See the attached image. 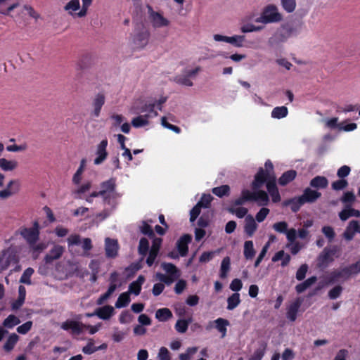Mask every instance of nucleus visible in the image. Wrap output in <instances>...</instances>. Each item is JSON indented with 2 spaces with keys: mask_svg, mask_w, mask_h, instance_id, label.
Wrapping results in <instances>:
<instances>
[{
  "mask_svg": "<svg viewBox=\"0 0 360 360\" xmlns=\"http://www.w3.org/2000/svg\"><path fill=\"white\" fill-rule=\"evenodd\" d=\"M105 250L108 257H115L117 255L118 244L115 239L106 238L105 240Z\"/></svg>",
  "mask_w": 360,
  "mask_h": 360,
  "instance_id": "obj_22",
  "label": "nucleus"
},
{
  "mask_svg": "<svg viewBox=\"0 0 360 360\" xmlns=\"http://www.w3.org/2000/svg\"><path fill=\"white\" fill-rule=\"evenodd\" d=\"M148 117L147 115H140L134 118L131 121L133 127L136 128L142 127L148 124Z\"/></svg>",
  "mask_w": 360,
  "mask_h": 360,
  "instance_id": "obj_51",
  "label": "nucleus"
},
{
  "mask_svg": "<svg viewBox=\"0 0 360 360\" xmlns=\"http://www.w3.org/2000/svg\"><path fill=\"white\" fill-rule=\"evenodd\" d=\"M328 185V179L322 176H317L310 181V186L315 188H325Z\"/></svg>",
  "mask_w": 360,
  "mask_h": 360,
  "instance_id": "obj_33",
  "label": "nucleus"
},
{
  "mask_svg": "<svg viewBox=\"0 0 360 360\" xmlns=\"http://www.w3.org/2000/svg\"><path fill=\"white\" fill-rule=\"evenodd\" d=\"M326 124L329 128H338L340 130H344L345 131H351L354 130L356 128V124L355 123H349L341 122L338 123L337 118H333L326 121Z\"/></svg>",
  "mask_w": 360,
  "mask_h": 360,
  "instance_id": "obj_19",
  "label": "nucleus"
},
{
  "mask_svg": "<svg viewBox=\"0 0 360 360\" xmlns=\"http://www.w3.org/2000/svg\"><path fill=\"white\" fill-rule=\"evenodd\" d=\"M245 37L244 35H234L233 37H229L228 43L233 45L236 47L243 46Z\"/></svg>",
  "mask_w": 360,
  "mask_h": 360,
  "instance_id": "obj_52",
  "label": "nucleus"
},
{
  "mask_svg": "<svg viewBox=\"0 0 360 360\" xmlns=\"http://www.w3.org/2000/svg\"><path fill=\"white\" fill-rule=\"evenodd\" d=\"M114 308L110 305H105L96 309V314L103 320L109 319L114 314Z\"/></svg>",
  "mask_w": 360,
  "mask_h": 360,
  "instance_id": "obj_30",
  "label": "nucleus"
},
{
  "mask_svg": "<svg viewBox=\"0 0 360 360\" xmlns=\"http://www.w3.org/2000/svg\"><path fill=\"white\" fill-rule=\"evenodd\" d=\"M118 285L117 283H110V286L105 293L102 295L97 300L98 304H102L106 300H108L112 293L115 291V290L117 288Z\"/></svg>",
  "mask_w": 360,
  "mask_h": 360,
  "instance_id": "obj_39",
  "label": "nucleus"
},
{
  "mask_svg": "<svg viewBox=\"0 0 360 360\" xmlns=\"http://www.w3.org/2000/svg\"><path fill=\"white\" fill-rule=\"evenodd\" d=\"M20 191V183L18 180L11 179L7 184L6 188L0 190V198L7 199L18 193Z\"/></svg>",
  "mask_w": 360,
  "mask_h": 360,
  "instance_id": "obj_15",
  "label": "nucleus"
},
{
  "mask_svg": "<svg viewBox=\"0 0 360 360\" xmlns=\"http://www.w3.org/2000/svg\"><path fill=\"white\" fill-rule=\"evenodd\" d=\"M297 172L295 170H288L284 172L278 179V184L281 186H285L292 181L296 176Z\"/></svg>",
  "mask_w": 360,
  "mask_h": 360,
  "instance_id": "obj_35",
  "label": "nucleus"
},
{
  "mask_svg": "<svg viewBox=\"0 0 360 360\" xmlns=\"http://www.w3.org/2000/svg\"><path fill=\"white\" fill-rule=\"evenodd\" d=\"M281 1L282 7L288 13H292L295 11L296 7L295 0H281Z\"/></svg>",
  "mask_w": 360,
  "mask_h": 360,
  "instance_id": "obj_56",
  "label": "nucleus"
},
{
  "mask_svg": "<svg viewBox=\"0 0 360 360\" xmlns=\"http://www.w3.org/2000/svg\"><path fill=\"white\" fill-rule=\"evenodd\" d=\"M115 187V179H110L103 181L101 184V189L99 191L93 192L86 198V202L92 203L94 198L101 197L105 205L103 211L99 214V216L102 217V219L108 217L115 209L117 204V200L122 195L120 193L117 192Z\"/></svg>",
  "mask_w": 360,
  "mask_h": 360,
  "instance_id": "obj_1",
  "label": "nucleus"
},
{
  "mask_svg": "<svg viewBox=\"0 0 360 360\" xmlns=\"http://www.w3.org/2000/svg\"><path fill=\"white\" fill-rule=\"evenodd\" d=\"M230 258L229 257H226L223 259L221 264L219 274V276L221 278H226L228 273L230 270Z\"/></svg>",
  "mask_w": 360,
  "mask_h": 360,
  "instance_id": "obj_47",
  "label": "nucleus"
},
{
  "mask_svg": "<svg viewBox=\"0 0 360 360\" xmlns=\"http://www.w3.org/2000/svg\"><path fill=\"white\" fill-rule=\"evenodd\" d=\"M148 19L155 28H160L167 27L169 25V21L163 17V15L159 13L153 11V8L150 5H147Z\"/></svg>",
  "mask_w": 360,
  "mask_h": 360,
  "instance_id": "obj_12",
  "label": "nucleus"
},
{
  "mask_svg": "<svg viewBox=\"0 0 360 360\" xmlns=\"http://www.w3.org/2000/svg\"><path fill=\"white\" fill-rule=\"evenodd\" d=\"M294 29L290 26H282L268 39L269 46L274 47L285 41L293 33Z\"/></svg>",
  "mask_w": 360,
  "mask_h": 360,
  "instance_id": "obj_8",
  "label": "nucleus"
},
{
  "mask_svg": "<svg viewBox=\"0 0 360 360\" xmlns=\"http://www.w3.org/2000/svg\"><path fill=\"white\" fill-rule=\"evenodd\" d=\"M283 20V15L279 12L278 7L274 4L265 6L260 16L255 19L256 22L269 24L279 22Z\"/></svg>",
  "mask_w": 360,
  "mask_h": 360,
  "instance_id": "obj_5",
  "label": "nucleus"
},
{
  "mask_svg": "<svg viewBox=\"0 0 360 360\" xmlns=\"http://www.w3.org/2000/svg\"><path fill=\"white\" fill-rule=\"evenodd\" d=\"M149 248V242L148 240L145 238H142L140 240L139 245V254L142 255L143 256H146L148 253Z\"/></svg>",
  "mask_w": 360,
  "mask_h": 360,
  "instance_id": "obj_60",
  "label": "nucleus"
},
{
  "mask_svg": "<svg viewBox=\"0 0 360 360\" xmlns=\"http://www.w3.org/2000/svg\"><path fill=\"white\" fill-rule=\"evenodd\" d=\"M321 193L309 188L304 189L303 194L300 195L301 200L304 201V203L313 202L316 201L320 196Z\"/></svg>",
  "mask_w": 360,
  "mask_h": 360,
  "instance_id": "obj_25",
  "label": "nucleus"
},
{
  "mask_svg": "<svg viewBox=\"0 0 360 360\" xmlns=\"http://www.w3.org/2000/svg\"><path fill=\"white\" fill-rule=\"evenodd\" d=\"M191 240V236L188 234L184 235L177 241L176 246L181 256L184 257L188 252V244Z\"/></svg>",
  "mask_w": 360,
  "mask_h": 360,
  "instance_id": "obj_26",
  "label": "nucleus"
},
{
  "mask_svg": "<svg viewBox=\"0 0 360 360\" xmlns=\"http://www.w3.org/2000/svg\"><path fill=\"white\" fill-rule=\"evenodd\" d=\"M227 309H234L240 303V294L238 292L233 293L227 299Z\"/></svg>",
  "mask_w": 360,
  "mask_h": 360,
  "instance_id": "obj_45",
  "label": "nucleus"
},
{
  "mask_svg": "<svg viewBox=\"0 0 360 360\" xmlns=\"http://www.w3.org/2000/svg\"><path fill=\"white\" fill-rule=\"evenodd\" d=\"M172 316L171 311L167 308L159 309L156 311L155 318L160 321H165Z\"/></svg>",
  "mask_w": 360,
  "mask_h": 360,
  "instance_id": "obj_43",
  "label": "nucleus"
},
{
  "mask_svg": "<svg viewBox=\"0 0 360 360\" xmlns=\"http://www.w3.org/2000/svg\"><path fill=\"white\" fill-rule=\"evenodd\" d=\"M316 281V276H311L309 278H307L304 282L298 284L296 287V291L298 293H301L306 290L307 288H309L311 285H313Z\"/></svg>",
  "mask_w": 360,
  "mask_h": 360,
  "instance_id": "obj_38",
  "label": "nucleus"
},
{
  "mask_svg": "<svg viewBox=\"0 0 360 360\" xmlns=\"http://www.w3.org/2000/svg\"><path fill=\"white\" fill-rule=\"evenodd\" d=\"M64 252V248L56 245L52 249L49 251V252L46 255L45 260L46 262H51L55 259H57L60 257Z\"/></svg>",
  "mask_w": 360,
  "mask_h": 360,
  "instance_id": "obj_29",
  "label": "nucleus"
},
{
  "mask_svg": "<svg viewBox=\"0 0 360 360\" xmlns=\"http://www.w3.org/2000/svg\"><path fill=\"white\" fill-rule=\"evenodd\" d=\"M359 223L358 221L352 220L349 221L345 232L343 233V237L345 240L349 241L353 239L355 233H359Z\"/></svg>",
  "mask_w": 360,
  "mask_h": 360,
  "instance_id": "obj_24",
  "label": "nucleus"
},
{
  "mask_svg": "<svg viewBox=\"0 0 360 360\" xmlns=\"http://www.w3.org/2000/svg\"><path fill=\"white\" fill-rule=\"evenodd\" d=\"M290 256L288 253H285L283 250H280L274 255L272 261L275 262L281 260V266H285L290 262Z\"/></svg>",
  "mask_w": 360,
  "mask_h": 360,
  "instance_id": "obj_34",
  "label": "nucleus"
},
{
  "mask_svg": "<svg viewBox=\"0 0 360 360\" xmlns=\"http://www.w3.org/2000/svg\"><path fill=\"white\" fill-rule=\"evenodd\" d=\"M130 302L131 299L129 292H124L120 295L115 304V307L117 309L123 308L127 307Z\"/></svg>",
  "mask_w": 360,
  "mask_h": 360,
  "instance_id": "obj_36",
  "label": "nucleus"
},
{
  "mask_svg": "<svg viewBox=\"0 0 360 360\" xmlns=\"http://www.w3.org/2000/svg\"><path fill=\"white\" fill-rule=\"evenodd\" d=\"M20 323V319L15 315H9L3 322V326L7 328H13Z\"/></svg>",
  "mask_w": 360,
  "mask_h": 360,
  "instance_id": "obj_49",
  "label": "nucleus"
},
{
  "mask_svg": "<svg viewBox=\"0 0 360 360\" xmlns=\"http://www.w3.org/2000/svg\"><path fill=\"white\" fill-rule=\"evenodd\" d=\"M105 103V96L103 94H98L96 95L93 100V106L95 112H99L101 110V107Z\"/></svg>",
  "mask_w": 360,
  "mask_h": 360,
  "instance_id": "obj_48",
  "label": "nucleus"
},
{
  "mask_svg": "<svg viewBox=\"0 0 360 360\" xmlns=\"http://www.w3.org/2000/svg\"><path fill=\"white\" fill-rule=\"evenodd\" d=\"M339 217L341 220L346 221L350 217H359L360 212L352 208L350 206H346V207L339 213Z\"/></svg>",
  "mask_w": 360,
  "mask_h": 360,
  "instance_id": "obj_31",
  "label": "nucleus"
},
{
  "mask_svg": "<svg viewBox=\"0 0 360 360\" xmlns=\"http://www.w3.org/2000/svg\"><path fill=\"white\" fill-rule=\"evenodd\" d=\"M266 189L274 202H278L281 200V195L276 184V176L268 181Z\"/></svg>",
  "mask_w": 360,
  "mask_h": 360,
  "instance_id": "obj_23",
  "label": "nucleus"
},
{
  "mask_svg": "<svg viewBox=\"0 0 360 360\" xmlns=\"http://www.w3.org/2000/svg\"><path fill=\"white\" fill-rule=\"evenodd\" d=\"M230 191V187L227 185H223L219 187H215L212 189V193L218 196V197H223L224 195H229Z\"/></svg>",
  "mask_w": 360,
  "mask_h": 360,
  "instance_id": "obj_55",
  "label": "nucleus"
},
{
  "mask_svg": "<svg viewBox=\"0 0 360 360\" xmlns=\"http://www.w3.org/2000/svg\"><path fill=\"white\" fill-rule=\"evenodd\" d=\"M285 205H290L291 210L293 212H297L299 210L300 207L304 204V201L301 200L300 196L294 198L290 200L288 202L285 203Z\"/></svg>",
  "mask_w": 360,
  "mask_h": 360,
  "instance_id": "obj_54",
  "label": "nucleus"
},
{
  "mask_svg": "<svg viewBox=\"0 0 360 360\" xmlns=\"http://www.w3.org/2000/svg\"><path fill=\"white\" fill-rule=\"evenodd\" d=\"M302 300L297 298L292 301L287 307L286 317L290 321H295L297 319V313L302 305Z\"/></svg>",
  "mask_w": 360,
  "mask_h": 360,
  "instance_id": "obj_16",
  "label": "nucleus"
},
{
  "mask_svg": "<svg viewBox=\"0 0 360 360\" xmlns=\"http://www.w3.org/2000/svg\"><path fill=\"white\" fill-rule=\"evenodd\" d=\"M255 255L253 243L251 240L244 243V256L247 259H252Z\"/></svg>",
  "mask_w": 360,
  "mask_h": 360,
  "instance_id": "obj_44",
  "label": "nucleus"
},
{
  "mask_svg": "<svg viewBox=\"0 0 360 360\" xmlns=\"http://www.w3.org/2000/svg\"><path fill=\"white\" fill-rule=\"evenodd\" d=\"M93 63V58L91 55L84 54L80 56L76 63V71L77 72V77H81L82 75H85L86 79L90 80L89 73L88 69Z\"/></svg>",
  "mask_w": 360,
  "mask_h": 360,
  "instance_id": "obj_10",
  "label": "nucleus"
},
{
  "mask_svg": "<svg viewBox=\"0 0 360 360\" xmlns=\"http://www.w3.org/2000/svg\"><path fill=\"white\" fill-rule=\"evenodd\" d=\"M288 225L285 221H279L274 224L273 229L279 233H285L288 231Z\"/></svg>",
  "mask_w": 360,
  "mask_h": 360,
  "instance_id": "obj_61",
  "label": "nucleus"
},
{
  "mask_svg": "<svg viewBox=\"0 0 360 360\" xmlns=\"http://www.w3.org/2000/svg\"><path fill=\"white\" fill-rule=\"evenodd\" d=\"M161 266L167 274L157 273L156 278L160 281L169 285L180 276L179 271L173 264L164 262Z\"/></svg>",
  "mask_w": 360,
  "mask_h": 360,
  "instance_id": "obj_7",
  "label": "nucleus"
},
{
  "mask_svg": "<svg viewBox=\"0 0 360 360\" xmlns=\"http://www.w3.org/2000/svg\"><path fill=\"white\" fill-rule=\"evenodd\" d=\"M158 358L159 360H171L170 353L167 348L165 347H160L158 354Z\"/></svg>",
  "mask_w": 360,
  "mask_h": 360,
  "instance_id": "obj_64",
  "label": "nucleus"
},
{
  "mask_svg": "<svg viewBox=\"0 0 360 360\" xmlns=\"http://www.w3.org/2000/svg\"><path fill=\"white\" fill-rule=\"evenodd\" d=\"M18 163L14 160L0 158V168L5 172H11L17 168Z\"/></svg>",
  "mask_w": 360,
  "mask_h": 360,
  "instance_id": "obj_32",
  "label": "nucleus"
},
{
  "mask_svg": "<svg viewBox=\"0 0 360 360\" xmlns=\"http://www.w3.org/2000/svg\"><path fill=\"white\" fill-rule=\"evenodd\" d=\"M360 273V262H356L341 270H337L332 272L330 275L328 281L330 283L338 281L340 278H344L347 279L351 275Z\"/></svg>",
  "mask_w": 360,
  "mask_h": 360,
  "instance_id": "obj_9",
  "label": "nucleus"
},
{
  "mask_svg": "<svg viewBox=\"0 0 360 360\" xmlns=\"http://www.w3.org/2000/svg\"><path fill=\"white\" fill-rule=\"evenodd\" d=\"M167 99L166 96H162L158 98L141 96L134 101L131 108L135 111L158 112L163 110V106Z\"/></svg>",
  "mask_w": 360,
  "mask_h": 360,
  "instance_id": "obj_2",
  "label": "nucleus"
},
{
  "mask_svg": "<svg viewBox=\"0 0 360 360\" xmlns=\"http://www.w3.org/2000/svg\"><path fill=\"white\" fill-rule=\"evenodd\" d=\"M255 221L251 214H248L245 218L244 231L249 236H252L257 229Z\"/></svg>",
  "mask_w": 360,
  "mask_h": 360,
  "instance_id": "obj_27",
  "label": "nucleus"
},
{
  "mask_svg": "<svg viewBox=\"0 0 360 360\" xmlns=\"http://www.w3.org/2000/svg\"><path fill=\"white\" fill-rule=\"evenodd\" d=\"M118 285L117 283H110V286L105 293L102 295L97 300L98 304H102L106 300H108L112 293L115 291V290L117 288Z\"/></svg>",
  "mask_w": 360,
  "mask_h": 360,
  "instance_id": "obj_40",
  "label": "nucleus"
},
{
  "mask_svg": "<svg viewBox=\"0 0 360 360\" xmlns=\"http://www.w3.org/2000/svg\"><path fill=\"white\" fill-rule=\"evenodd\" d=\"M19 340V337L15 333H11L7 338L4 345V349L6 352H11L15 347L16 343Z\"/></svg>",
  "mask_w": 360,
  "mask_h": 360,
  "instance_id": "obj_37",
  "label": "nucleus"
},
{
  "mask_svg": "<svg viewBox=\"0 0 360 360\" xmlns=\"http://www.w3.org/2000/svg\"><path fill=\"white\" fill-rule=\"evenodd\" d=\"M20 12L21 13H24L26 12L30 17L38 19L39 18V15L33 9L32 7L28 5H24L21 6L20 5Z\"/></svg>",
  "mask_w": 360,
  "mask_h": 360,
  "instance_id": "obj_57",
  "label": "nucleus"
},
{
  "mask_svg": "<svg viewBox=\"0 0 360 360\" xmlns=\"http://www.w3.org/2000/svg\"><path fill=\"white\" fill-rule=\"evenodd\" d=\"M84 327H86L85 324L73 320H67L60 325L62 329L67 331L70 330L73 335H78L82 333Z\"/></svg>",
  "mask_w": 360,
  "mask_h": 360,
  "instance_id": "obj_14",
  "label": "nucleus"
},
{
  "mask_svg": "<svg viewBox=\"0 0 360 360\" xmlns=\"http://www.w3.org/2000/svg\"><path fill=\"white\" fill-rule=\"evenodd\" d=\"M175 82L179 84L184 85L186 86H193V82H192L191 79H190L188 77H187L183 73L179 75H177L175 77Z\"/></svg>",
  "mask_w": 360,
  "mask_h": 360,
  "instance_id": "obj_59",
  "label": "nucleus"
},
{
  "mask_svg": "<svg viewBox=\"0 0 360 360\" xmlns=\"http://www.w3.org/2000/svg\"><path fill=\"white\" fill-rule=\"evenodd\" d=\"M80 8L79 0H71L64 7L65 11L69 14L73 15L74 11H77Z\"/></svg>",
  "mask_w": 360,
  "mask_h": 360,
  "instance_id": "obj_53",
  "label": "nucleus"
},
{
  "mask_svg": "<svg viewBox=\"0 0 360 360\" xmlns=\"http://www.w3.org/2000/svg\"><path fill=\"white\" fill-rule=\"evenodd\" d=\"M153 238V244L152 247L149 251V255L146 259L147 264L150 266L153 264L157 255L159 252L160 248L162 243V239L160 238Z\"/></svg>",
  "mask_w": 360,
  "mask_h": 360,
  "instance_id": "obj_18",
  "label": "nucleus"
},
{
  "mask_svg": "<svg viewBox=\"0 0 360 360\" xmlns=\"http://www.w3.org/2000/svg\"><path fill=\"white\" fill-rule=\"evenodd\" d=\"M19 259L15 252L12 249L4 250L0 255V272L14 266L11 271H19L21 269L18 264Z\"/></svg>",
  "mask_w": 360,
  "mask_h": 360,
  "instance_id": "obj_6",
  "label": "nucleus"
},
{
  "mask_svg": "<svg viewBox=\"0 0 360 360\" xmlns=\"http://www.w3.org/2000/svg\"><path fill=\"white\" fill-rule=\"evenodd\" d=\"M149 33L148 30L141 26V30L135 34L134 43L137 48H143L148 43Z\"/></svg>",
  "mask_w": 360,
  "mask_h": 360,
  "instance_id": "obj_21",
  "label": "nucleus"
},
{
  "mask_svg": "<svg viewBox=\"0 0 360 360\" xmlns=\"http://www.w3.org/2000/svg\"><path fill=\"white\" fill-rule=\"evenodd\" d=\"M20 234L30 245L37 242L39 236V224L35 221L32 227H22L20 229Z\"/></svg>",
  "mask_w": 360,
  "mask_h": 360,
  "instance_id": "obj_11",
  "label": "nucleus"
},
{
  "mask_svg": "<svg viewBox=\"0 0 360 360\" xmlns=\"http://www.w3.org/2000/svg\"><path fill=\"white\" fill-rule=\"evenodd\" d=\"M198 351L197 347H188L186 352L179 354L180 360H190Z\"/></svg>",
  "mask_w": 360,
  "mask_h": 360,
  "instance_id": "obj_58",
  "label": "nucleus"
},
{
  "mask_svg": "<svg viewBox=\"0 0 360 360\" xmlns=\"http://www.w3.org/2000/svg\"><path fill=\"white\" fill-rule=\"evenodd\" d=\"M144 282L145 277L140 275L136 281L130 283L127 292H129V294H134L136 296L139 295L141 290V286Z\"/></svg>",
  "mask_w": 360,
  "mask_h": 360,
  "instance_id": "obj_28",
  "label": "nucleus"
},
{
  "mask_svg": "<svg viewBox=\"0 0 360 360\" xmlns=\"http://www.w3.org/2000/svg\"><path fill=\"white\" fill-rule=\"evenodd\" d=\"M286 248H288L290 250V252L292 255H296L302 248V245H301V243L300 242L296 241V242L288 243L286 245Z\"/></svg>",
  "mask_w": 360,
  "mask_h": 360,
  "instance_id": "obj_63",
  "label": "nucleus"
},
{
  "mask_svg": "<svg viewBox=\"0 0 360 360\" xmlns=\"http://www.w3.org/2000/svg\"><path fill=\"white\" fill-rule=\"evenodd\" d=\"M253 200L259 206H265L269 204V198L266 192L251 193L248 189H243L241 196L233 202L234 207L241 205L246 201Z\"/></svg>",
  "mask_w": 360,
  "mask_h": 360,
  "instance_id": "obj_4",
  "label": "nucleus"
},
{
  "mask_svg": "<svg viewBox=\"0 0 360 360\" xmlns=\"http://www.w3.org/2000/svg\"><path fill=\"white\" fill-rule=\"evenodd\" d=\"M108 145V139H104L96 146L95 152L96 158L94 160V165H99L106 160L108 155V153L107 151Z\"/></svg>",
  "mask_w": 360,
  "mask_h": 360,
  "instance_id": "obj_13",
  "label": "nucleus"
},
{
  "mask_svg": "<svg viewBox=\"0 0 360 360\" xmlns=\"http://www.w3.org/2000/svg\"><path fill=\"white\" fill-rule=\"evenodd\" d=\"M118 285L117 283H110V286L105 293L102 295L97 300L98 304H102L106 300H108L112 293L115 291V290L117 288Z\"/></svg>",
  "mask_w": 360,
  "mask_h": 360,
  "instance_id": "obj_42",
  "label": "nucleus"
},
{
  "mask_svg": "<svg viewBox=\"0 0 360 360\" xmlns=\"http://www.w3.org/2000/svg\"><path fill=\"white\" fill-rule=\"evenodd\" d=\"M274 166L270 160L266 161L264 168L260 167L255 175L254 180L251 184L252 191L251 193L265 192L261 190L264 184L267 185L268 181L274 177Z\"/></svg>",
  "mask_w": 360,
  "mask_h": 360,
  "instance_id": "obj_3",
  "label": "nucleus"
},
{
  "mask_svg": "<svg viewBox=\"0 0 360 360\" xmlns=\"http://www.w3.org/2000/svg\"><path fill=\"white\" fill-rule=\"evenodd\" d=\"M228 211L233 214H235L238 218H243L248 215V209L245 208V207H234V206H231L230 207L228 208Z\"/></svg>",
  "mask_w": 360,
  "mask_h": 360,
  "instance_id": "obj_46",
  "label": "nucleus"
},
{
  "mask_svg": "<svg viewBox=\"0 0 360 360\" xmlns=\"http://www.w3.org/2000/svg\"><path fill=\"white\" fill-rule=\"evenodd\" d=\"M229 325V321L223 318H218L214 321L209 322L207 329L210 330L214 326L217 330L221 333V338H224L226 335V327Z\"/></svg>",
  "mask_w": 360,
  "mask_h": 360,
  "instance_id": "obj_20",
  "label": "nucleus"
},
{
  "mask_svg": "<svg viewBox=\"0 0 360 360\" xmlns=\"http://www.w3.org/2000/svg\"><path fill=\"white\" fill-rule=\"evenodd\" d=\"M20 7V0H0V13L11 15V12Z\"/></svg>",
  "mask_w": 360,
  "mask_h": 360,
  "instance_id": "obj_17",
  "label": "nucleus"
},
{
  "mask_svg": "<svg viewBox=\"0 0 360 360\" xmlns=\"http://www.w3.org/2000/svg\"><path fill=\"white\" fill-rule=\"evenodd\" d=\"M188 322L185 319H179L175 324V329L180 333H184L188 329Z\"/></svg>",
  "mask_w": 360,
  "mask_h": 360,
  "instance_id": "obj_62",
  "label": "nucleus"
},
{
  "mask_svg": "<svg viewBox=\"0 0 360 360\" xmlns=\"http://www.w3.org/2000/svg\"><path fill=\"white\" fill-rule=\"evenodd\" d=\"M34 272V269L31 267L26 269L20 278V283L26 285H31V277L33 275Z\"/></svg>",
  "mask_w": 360,
  "mask_h": 360,
  "instance_id": "obj_50",
  "label": "nucleus"
},
{
  "mask_svg": "<svg viewBox=\"0 0 360 360\" xmlns=\"http://www.w3.org/2000/svg\"><path fill=\"white\" fill-rule=\"evenodd\" d=\"M118 285L117 283H110V286L105 293L102 295L97 300L98 304H102L106 300H108L112 293L115 291V290L117 288Z\"/></svg>",
  "mask_w": 360,
  "mask_h": 360,
  "instance_id": "obj_41",
  "label": "nucleus"
}]
</instances>
